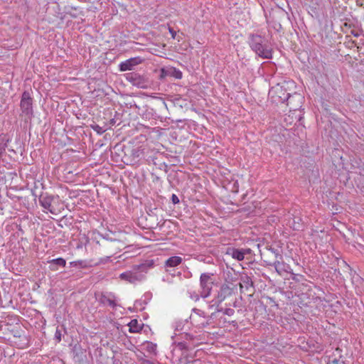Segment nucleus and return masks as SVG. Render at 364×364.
<instances>
[{"mask_svg":"<svg viewBox=\"0 0 364 364\" xmlns=\"http://www.w3.org/2000/svg\"><path fill=\"white\" fill-rule=\"evenodd\" d=\"M182 258L178 256H172L165 262V266L174 267L179 265L182 262Z\"/></svg>","mask_w":364,"mask_h":364,"instance_id":"f8f14e48","label":"nucleus"},{"mask_svg":"<svg viewBox=\"0 0 364 364\" xmlns=\"http://www.w3.org/2000/svg\"><path fill=\"white\" fill-rule=\"evenodd\" d=\"M273 266L275 268L277 272H278L280 275L283 272H286L285 264L284 262H281L279 261H275L273 263Z\"/></svg>","mask_w":364,"mask_h":364,"instance_id":"4468645a","label":"nucleus"},{"mask_svg":"<svg viewBox=\"0 0 364 364\" xmlns=\"http://www.w3.org/2000/svg\"><path fill=\"white\" fill-rule=\"evenodd\" d=\"M153 266L152 262L143 263L133 267L130 271H127L119 274V277L122 280L126 281L131 284L141 282L144 278L143 273H146L147 270Z\"/></svg>","mask_w":364,"mask_h":364,"instance_id":"f03ea898","label":"nucleus"},{"mask_svg":"<svg viewBox=\"0 0 364 364\" xmlns=\"http://www.w3.org/2000/svg\"><path fill=\"white\" fill-rule=\"evenodd\" d=\"M126 79L132 84V85L136 86L139 88L146 89L149 87V81L148 79L139 75L136 73H130L127 74Z\"/></svg>","mask_w":364,"mask_h":364,"instance_id":"423d86ee","label":"nucleus"},{"mask_svg":"<svg viewBox=\"0 0 364 364\" xmlns=\"http://www.w3.org/2000/svg\"><path fill=\"white\" fill-rule=\"evenodd\" d=\"M178 346L181 348V349H185V348H187V345L186 343H178Z\"/></svg>","mask_w":364,"mask_h":364,"instance_id":"a878e982","label":"nucleus"},{"mask_svg":"<svg viewBox=\"0 0 364 364\" xmlns=\"http://www.w3.org/2000/svg\"><path fill=\"white\" fill-rule=\"evenodd\" d=\"M102 301L105 304H107L112 308H114L116 306V303L114 302V301L108 296H103L102 298Z\"/></svg>","mask_w":364,"mask_h":364,"instance_id":"2eb2a0df","label":"nucleus"},{"mask_svg":"<svg viewBox=\"0 0 364 364\" xmlns=\"http://www.w3.org/2000/svg\"><path fill=\"white\" fill-rule=\"evenodd\" d=\"M331 363L332 364H338L339 363V360L336 359V358H334L333 360H331Z\"/></svg>","mask_w":364,"mask_h":364,"instance_id":"cd10ccee","label":"nucleus"},{"mask_svg":"<svg viewBox=\"0 0 364 364\" xmlns=\"http://www.w3.org/2000/svg\"><path fill=\"white\" fill-rule=\"evenodd\" d=\"M53 200V197L50 196H41L39 198V202L41 206L48 210L52 214H55V210L52 207V202Z\"/></svg>","mask_w":364,"mask_h":364,"instance_id":"9d476101","label":"nucleus"},{"mask_svg":"<svg viewBox=\"0 0 364 364\" xmlns=\"http://www.w3.org/2000/svg\"><path fill=\"white\" fill-rule=\"evenodd\" d=\"M50 263V269L52 271H57L58 270V266L60 267H65L66 264V261L65 259L62 257H59L57 259H51L48 262Z\"/></svg>","mask_w":364,"mask_h":364,"instance_id":"9b49d317","label":"nucleus"},{"mask_svg":"<svg viewBox=\"0 0 364 364\" xmlns=\"http://www.w3.org/2000/svg\"><path fill=\"white\" fill-rule=\"evenodd\" d=\"M234 313H235L234 309H230V308L225 309L223 311L224 314L230 316H232L234 314Z\"/></svg>","mask_w":364,"mask_h":364,"instance_id":"5701e85b","label":"nucleus"},{"mask_svg":"<svg viewBox=\"0 0 364 364\" xmlns=\"http://www.w3.org/2000/svg\"><path fill=\"white\" fill-rule=\"evenodd\" d=\"M213 315V314L210 316H207L203 311L195 308L193 309L189 318L192 325L197 328H203L210 324Z\"/></svg>","mask_w":364,"mask_h":364,"instance_id":"20e7f679","label":"nucleus"},{"mask_svg":"<svg viewBox=\"0 0 364 364\" xmlns=\"http://www.w3.org/2000/svg\"><path fill=\"white\" fill-rule=\"evenodd\" d=\"M193 364H208L206 361L200 359H193Z\"/></svg>","mask_w":364,"mask_h":364,"instance_id":"393cba45","label":"nucleus"},{"mask_svg":"<svg viewBox=\"0 0 364 364\" xmlns=\"http://www.w3.org/2000/svg\"><path fill=\"white\" fill-rule=\"evenodd\" d=\"M181 77H182V73L180 71H177L176 77L180 79V78H181Z\"/></svg>","mask_w":364,"mask_h":364,"instance_id":"bb28decb","label":"nucleus"},{"mask_svg":"<svg viewBox=\"0 0 364 364\" xmlns=\"http://www.w3.org/2000/svg\"><path fill=\"white\" fill-rule=\"evenodd\" d=\"M92 129L97 133V134H103L106 129H103L102 127H101L100 125L98 124H95L94 126H92Z\"/></svg>","mask_w":364,"mask_h":364,"instance_id":"6ab92c4d","label":"nucleus"},{"mask_svg":"<svg viewBox=\"0 0 364 364\" xmlns=\"http://www.w3.org/2000/svg\"><path fill=\"white\" fill-rule=\"evenodd\" d=\"M360 174L361 176H364V168H361L360 171Z\"/></svg>","mask_w":364,"mask_h":364,"instance_id":"c756f323","label":"nucleus"},{"mask_svg":"<svg viewBox=\"0 0 364 364\" xmlns=\"http://www.w3.org/2000/svg\"><path fill=\"white\" fill-rule=\"evenodd\" d=\"M171 201L173 204H178L179 203V199L176 195L173 194L171 196Z\"/></svg>","mask_w":364,"mask_h":364,"instance_id":"b1692460","label":"nucleus"},{"mask_svg":"<svg viewBox=\"0 0 364 364\" xmlns=\"http://www.w3.org/2000/svg\"><path fill=\"white\" fill-rule=\"evenodd\" d=\"M213 306V305H209L210 309H212Z\"/></svg>","mask_w":364,"mask_h":364,"instance_id":"7c9ffc66","label":"nucleus"},{"mask_svg":"<svg viewBox=\"0 0 364 364\" xmlns=\"http://www.w3.org/2000/svg\"><path fill=\"white\" fill-rule=\"evenodd\" d=\"M169 31H170V33H171L172 37L174 38H175V35H176V32H175V31H173L172 29H171V28L169 29Z\"/></svg>","mask_w":364,"mask_h":364,"instance_id":"c85d7f7f","label":"nucleus"},{"mask_svg":"<svg viewBox=\"0 0 364 364\" xmlns=\"http://www.w3.org/2000/svg\"><path fill=\"white\" fill-rule=\"evenodd\" d=\"M243 284L245 287L247 289L249 287L253 286V282L250 277L246 276L242 279Z\"/></svg>","mask_w":364,"mask_h":364,"instance_id":"f3484780","label":"nucleus"},{"mask_svg":"<svg viewBox=\"0 0 364 364\" xmlns=\"http://www.w3.org/2000/svg\"><path fill=\"white\" fill-rule=\"evenodd\" d=\"M178 364H193V362L188 358H183L180 359Z\"/></svg>","mask_w":364,"mask_h":364,"instance_id":"4be33fe9","label":"nucleus"},{"mask_svg":"<svg viewBox=\"0 0 364 364\" xmlns=\"http://www.w3.org/2000/svg\"><path fill=\"white\" fill-rule=\"evenodd\" d=\"M143 60L141 57L131 58L119 65V70L122 72L132 70L136 65L141 64Z\"/></svg>","mask_w":364,"mask_h":364,"instance_id":"6e6552de","label":"nucleus"},{"mask_svg":"<svg viewBox=\"0 0 364 364\" xmlns=\"http://www.w3.org/2000/svg\"><path fill=\"white\" fill-rule=\"evenodd\" d=\"M6 146H7V145L4 141V139L0 138V158L1 157L2 154L4 153Z\"/></svg>","mask_w":364,"mask_h":364,"instance_id":"dca6fc26","label":"nucleus"},{"mask_svg":"<svg viewBox=\"0 0 364 364\" xmlns=\"http://www.w3.org/2000/svg\"><path fill=\"white\" fill-rule=\"evenodd\" d=\"M128 326L130 333H139L142 329V325H141L136 319H132Z\"/></svg>","mask_w":364,"mask_h":364,"instance_id":"ddd939ff","label":"nucleus"},{"mask_svg":"<svg viewBox=\"0 0 364 364\" xmlns=\"http://www.w3.org/2000/svg\"><path fill=\"white\" fill-rule=\"evenodd\" d=\"M269 97L272 102L275 103H284L287 102L290 109L294 110L297 109V106H292V101L295 100L301 104L302 100V97L300 95L294 94V95H291L290 93L287 92L285 85L279 83L271 87L269 91Z\"/></svg>","mask_w":364,"mask_h":364,"instance_id":"f257e3e1","label":"nucleus"},{"mask_svg":"<svg viewBox=\"0 0 364 364\" xmlns=\"http://www.w3.org/2000/svg\"><path fill=\"white\" fill-rule=\"evenodd\" d=\"M61 336H62V333H61V331L60 329H58L57 328L56 331H55V339L56 340V341L58 343H60L61 341Z\"/></svg>","mask_w":364,"mask_h":364,"instance_id":"412c9836","label":"nucleus"},{"mask_svg":"<svg viewBox=\"0 0 364 364\" xmlns=\"http://www.w3.org/2000/svg\"><path fill=\"white\" fill-rule=\"evenodd\" d=\"M156 348V345L151 342H148L146 344V349L149 352H154Z\"/></svg>","mask_w":364,"mask_h":364,"instance_id":"aec40b11","label":"nucleus"},{"mask_svg":"<svg viewBox=\"0 0 364 364\" xmlns=\"http://www.w3.org/2000/svg\"><path fill=\"white\" fill-rule=\"evenodd\" d=\"M22 114L28 118L33 114L32 99L27 92H24L21 97L20 103Z\"/></svg>","mask_w":364,"mask_h":364,"instance_id":"0eeeda50","label":"nucleus"},{"mask_svg":"<svg viewBox=\"0 0 364 364\" xmlns=\"http://www.w3.org/2000/svg\"><path fill=\"white\" fill-rule=\"evenodd\" d=\"M250 46L259 57L266 59L272 58V50L267 44V41L262 36L252 34L250 39Z\"/></svg>","mask_w":364,"mask_h":364,"instance_id":"7ed1b4c3","label":"nucleus"},{"mask_svg":"<svg viewBox=\"0 0 364 364\" xmlns=\"http://www.w3.org/2000/svg\"><path fill=\"white\" fill-rule=\"evenodd\" d=\"M250 253V249H235L230 248L227 251V254L230 255L233 259L238 261L244 259L245 256Z\"/></svg>","mask_w":364,"mask_h":364,"instance_id":"1a4fd4ad","label":"nucleus"},{"mask_svg":"<svg viewBox=\"0 0 364 364\" xmlns=\"http://www.w3.org/2000/svg\"><path fill=\"white\" fill-rule=\"evenodd\" d=\"M189 294H190V298L195 301H198L200 297H201L200 292L199 294H198L196 291H190Z\"/></svg>","mask_w":364,"mask_h":364,"instance_id":"a211bd4d","label":"nucleus"},{"mask_svg":"<svg viewBox=\"0 0 364 364\" xmlns=\"http://www.w3.org/2000/svg\"><path fill=\"white\" fill-rule=\"evenodd\" d=\"M213 274L205 272L202 273L200 277V296L207 298L211 294L214 284Z\"/></svg>","mask_w":364,"mask_h":364,"instance_id":"39448f33","label":"nucleus"},{"mask_svg":"<svg viewBox=\"0 0 364 364\" xmlns=\"http://www.w3.org/2000/svg\"><path fill=\"white\" fill-rule=\"evenodd\" d=\"M217 311H223V309H218Z\"/></svg>","mask_w":364,"mask_h":364,"instance_id":"2f4dec72","label":"nucleus"}]
</instances>
